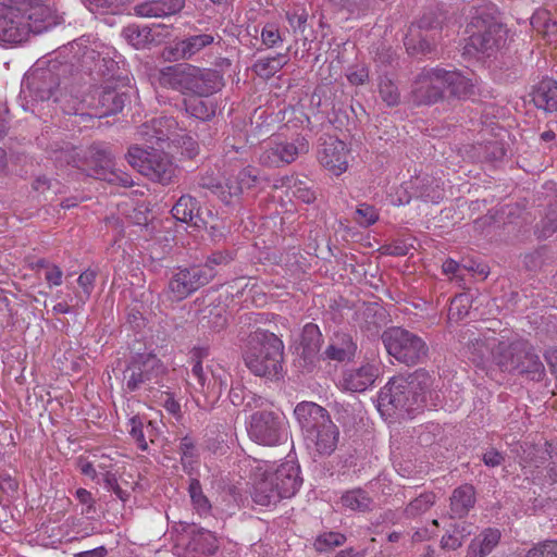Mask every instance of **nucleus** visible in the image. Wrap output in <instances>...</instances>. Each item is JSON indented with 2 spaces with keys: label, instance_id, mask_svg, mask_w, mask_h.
Masks as SVG:
<instances>
[{
  "label": "nucleus",
  "instance_id": "338daca9",
  "mask_svg": "<svg viewBox=\"0 0 557 557\" xmlns=\"http://www.w3.org/2000/svg\"><path fill=\"white\" fill-rule=\"evenodd\" d=\"M161 18L175 15L185 8V0H158Z\"/></svg>",
  "mask_w": 557,
  "mask_h": 557
},
{
  "label": "nucleus",
  "instance_id": "680f3d73",
  "mask_svg": "<svg viewBox=\"0 0 557 557\" xmlns=\"http://www.w3.org/2000/svg\"><path fill=\"white\" fill-rule=\"evenodd\" d=\"M102 482L104 487L113 492L122 502H126L128 499L129 493L120 486L114 473L110 471L102 473Z\"/></svg>",
  "mask_w": 557,
  "mask_h": 557
},
{
  "label": "nucleus",
  "instance_id": "de8ad7c7",
  "mask_svg": "<svg viewBox=\"0 0 557 557\" xmlns=\"http://www.w3.org/2000/svg\"><path fill=\"white\" fill-rule=\"evenodd\" d=\"M188 493L194 508L200 513H208L211 509V504L202 492L199 480L191 479L188 486Z\"/></svg>",
  "mask_w": 557,
  "mask_h": 557
},
{
  "label": "nucleus",
  "instance_id": "603ef678",
  "mask_svg": "<svg viewBox=\"0 0 557 557\" xmlns=\"http://www.w3.org/2000/svg\"><path fill=\"white\" fill-rule=\"evenodd\" d=\"M355 221L362 227H368L379 220L377 210L368 203H361L355 211Z\"/></svg>",
  "mask_w": 557,
  "mask_h": 557
},
{
  "label": "nucleus",
  "instance_id": "393cba45",
  "mask_svg": "<svg viewBox=\"0 0 557 557\" xmlns=\"http://www.w3.org/2000/svg\"><path fill=\"white\" fill-rule=\"evenodd\" d=\"M357 349V342L350 334L335 332L324 350V357L337 362H349L355 358Z\"/></svg>",
  "mask_w": 557,
  "mask_h": 557
},
{
  "label": "nucleus",
  "instance_id": "8fccbe9b",
  "mask_svg": "<svg viewBox=\"0 0 557 557\" xmlns=\"http://www.w3.org/2000/svg\"><path fill=\"white\" fill-rule=\"evenodd\" d=\"M260 37L267 48H278L284 42V33L275 23H267L261 29Z\"/></svg>",
  "mask_w": 557,
  "mask_h": 557
},
{
  "label": "nucleus",
  "instance_id": "69168bd1",
  "mask_svg": "<svg viewBox=\"0 0 557 557\" xmlns=\"http://www.w3.org/2000/svg\"><path fill=\"white\" fill-rule=\"evenodd\" d=\"M202 321H206V325L213 330L214 332H220L227 324L226 315L224 314V312L216 308L211 309L209 311V315H205L202 318Z\"/></svg>",
  "mask_w": 557,
  "mask_h": 557
},
{
  "label": "nucleus",
  "instance_id": "79ce46f5",
  "mask_svg": "<svg viewBox=\"0 0 557 557\" xmlns=\"http://www.w3.org/2000/svg\"><path fill=\"white\" fill-rule=\"evenodd\" d=\"M532 27L548 39H557V22L546 10H537L531 17Z\"/></svg>",
  "mask_w": 557,
  "mask_h": 557
},
{
  "label": "nucleus",
  "instance_id": "c756f323",
  "mask_svg": "<svg viewBox=\"0 0 557 557\" xmlns=\"http://www.w3.org/2000/svg\"><path fill=\"white\" fill-rule=\"evenodd\" d=\"M532 101L539 109L546 112L557 110V83L553 79H543L532 92Z\"/></svg>",
  "mask_w": 557,
  "mask_h": 557
},
{
  "label": "nucleus",
  "instance_id": "a211bd4d",
  "mask_svg": "<svg viewBox=\"0 0 557 557\" xmlns=\"http://www.w3.org/2000/svg\"><path fill=\"white\" fill-rule=\"evenodd\" d=\"M309 151V141L304 136H297L292 143H270L260 156V162L267 166H280L290 163L299 154Z\"/></svg>",
  "mask_w": 557,
  "mask_h": 557
},
{
  "label": "nucleus",
  "instance_id": "4be33fe9",
  "mask_svg": "<svg viewBox=\"0 0 557 557\" xmlns=\"http://www.w3.org/2000/svg\"><path fill=\"white\" fill-rule=\"evenodd\" d=\"M379 374L377 366L364 362L359 367L345 369L339 380V386L347 392L362 393L374 384Z\"/></svg>",
  "mask_w": 557,
  "mask_h": 557
},
{
  "label": "nucleus",
  "instance_id": "7c9ffc66",
  "mask_svg": "<svg viewBox=\"0 0 557 557\" xmlns=\"http://www.w3.org/2000/svg\"><path fill=\"white\" fill-rule=\"evenodd\" d=\"M341 504L348 510L364 513L373 510L375 502L366 490L356 487L343 493Z\"/></svg>",
  "mask_w": 557,
  "mask_h": 557
},
{
  "label": "nucleus",
  "instance_id": "423d86ee",
  "mask_svg": "<svg viewBox=\"0 0 557 557\" xmlns=\"http://www.w3.org/2000/svg\"><path fill=\"white\" fill-rule=\"evenodd\" d=\"M168 373L164 363L152 352L134 355L123 370V384L128 393L159 392Z\"/></svg>",
  "mask_w": 557,
  "mask_h": 557
},
{
  "label": "nucleus",
  "instance_id": "ea45409f",
  "mask_svg": "<svg viewBox=\"0 0 557 557\" xmlns=\"http://www.w3.org/2000/svg\"><path fill=\"white\" fill-rule=\"evenodd\" d=\"M288 51L289 48H287L285 53H278L271 58L259 59L253 65V70L257 75L264 78L274 76L284 65L287 64Z\"/></svg>",
  "mask_w": 557,
  "mask_h": 557
},
{
  "label": "nucleus",
  "instance_id": "dca6fc26",
  "mask_svg": "<svg viewBox=\"0 0 557 557\" xmlns=\"http://www.w3.org/2000/svg\"><path fill=\"white\" fill-rule=\"evenodd\" d=\"M25 21L26 37L29 33L40 34L63 22V16L49 4L23 0L18 2Z\"/></svg>",
  "mask_w": 557,
  "mask_h": 557
},
{
  "label": "nucleus",
  "instance_id": "5fc2aeb1",
  "mask_svg": "<svg viewBox=\"0 0 557 557\" xmlns=\"http://www.w3.org/2000/svg\"><path fill=\"white\" fill-rule=\"evenodd\" d=\"M238 183L239 182L237 180V175H231L225 180L223 189L220 194V199L224 203L230 205L233 199L239 198V196L244 193Z\"/></svg>",
  "mask_w": 557,
  "mask_h": 557
},
{
  "label": "nucleus",
  "instance_id": "1a4fd4ad",
  "mask_svg": "<svg viewBox=\"0 0 557 557\" xmlns=\"http://www.w3.org/2000/svg\"><path fill=\"white\" fill-rule=\"evenodd\" d=\"M381 338L387 354L406 366H416L428 357L429 347L425 341L404 327H388Z\"/></svg>",
  "mask_w": 557,
  "mask_h": 557
},
{
  "label": "nucleus",
  "instance_id": "f03ea898",
  "mask_svg": "<svg viewBox=\"0 0 557 557\" xmlns=\"http://www.w3.org/2000/svg\"><path fill=\"white\" fill-rule=\"evenodd\" d=\"M294 414L308 446H312L322 456L335 451L339 430L325 408L312 401H301L295 407Z\"/></svg>",
  "mask_w": 557,
  "mask_h": 557
},
{
  "label": "nucleus",
  "instance_id": "864d4df0",
  "mask_svg": "<svg viewBox=\"0 0 557 557\" xmlns=\"http://www.w3.org/2000/svg\"><path fill=\"white\" fill-rule=\"evenodd\" d=\"M117 70L119 65L116 61L110 57H103L101 54L95 72L98 75L106 77V81L117 82V79H121L120 76H116Z\"/></svg>",
  "mask_w": 557,
  "mask_h": 557
},
{
  "label": "nucleus",
  "instance_id": "b1692460",
  "mask_svg": "<svg viewBox=\"0 0 557 557\" xmlns=\"http://www.w3.org/2000/svg\"><path fill=\"white\" fill-rule=\"evenodd\" d=\"M525 345L527 341L515 339L509 342L504 341V336H500L498 348L493 355V363L502 371L516 373L521 362V356L525 351Z\"/></svg>",
  "mask_w": 557,
  "mask_h": 557
},
{
  "label": "nucleus",
  "instance_id": "4d7b16f0",
  "mask_svg": "<svg viewBox=\"0 0 557 557\" xmlns=\"http://www.w3.org/2000/svg\"><path fill=\"white\" fill-rule=\"evenodd\" d=\"M546 248L542 247L534 251L524 253L522 256V264L527 271L536 272L539 271L545 261Z\"/></svg>",
  "mask_w": 557,
  "mask_h": 557
},
{
  "label": "nucleus",
  "instance_id": "412c9836",
  "mask_svg": "<svg viewBox=\"0 0 557 557\" xmlns=\"http://www.w3.org/2000/svg\"><path fill=\"white\" fill-rule=\"evenodd\" d=\"M25 21L20 4H0V40L4 42H22L27 39Z\"/></svg>",
  "mask_w": 557,
  "mask_h": 557
},
{
  "label": "nucleus",
  "instance_id": "f3484780",
  "mask_svg": "<svg viewBox=\"0 0 557 557\" xmlns=\"http://www.w3.org/2000/svg\"><path fill=\"white\" fill-rule=\"evenodd\" d=\"M444 69H424L416 78L412 87L413 101L417 104H432L444 98Z\"/></svg>",
  "mask_w": 557,
  "mask_h": 557
},
{
  "label": "nucleus",
  "instance_id": "bb28decb",
  "mask_svg": "<svg viewBox=\"0 0 557 557\" xmlns=\"http://www.w3.org/2000/svg\"><path fill=\"white\" fill-rule=\"evenodd\" d=\"M214 39L215 37L209 33L189 35L174 44L171 48V54L175 60H190L205 48L211 46Z\"/></svg>",
  "mask_w": 557,
  "mask_h": 557
},
{
  "label": "nucleus",
  "instance_id": "3c124183",
  "mask_svg": "<svg viewBox=\"0 0 557 557\" xmlns=\"http://www.w3.org/2000/svg\"><path fill=\"white\" fill-rule=\"evenodd\" d=\"M180 450L183 469L189 473L194 468V463L197 461L196 447L193 440L188 436L183 437L180 444Z\"/></svg>",
  "mask_w": 557,
  "mask_h": 557
},
{
  "label": "nucleus",
  "instance_id": "0eeeda50",
  "mask_svg": "<svg viewBox=\"0 0 557 557\" xmlns=\"http://www.w3.org/2000/svg\"><path fill=\"white\" fill-rule=\"evenodd\" d=\"M71 71V64H60L58 60L50 62L48 67H35L26 73L22 92L33 101H46L52 97L57 101L61 84L67 88V73Z\"/></svg>",
  "mask_w": 557,
  "mask_h": 557
},
{
  "label": "nucleus",
  "instance_id": "72a5a7b5",
  "mask_svg": "<svg viewBox=\"0 0 557 557\" xmlns=\"http://www.w3.org/2000/svg\"><path fill=\"white\" fill-rule=\"evenodd\" d=\"M100 160L104 161V165H101L97 172V178L108 182L112 185L122 187H131L134 185L132 176L119 169H115L112 158H107L103 153L98 152Z\"/></svg>",
  "mask_w": 557,
  "mask_h": 557
},
{
  "label": "nucleus",
  "instance_id": "c85d7f7f",
  "mask_svg": "<svg viewBox=\"0 0 557 557\" xmlns=\"http://www.w3.org/2000/svg\"><path fill=\"white\" fill-rule=\"evenodd\" d=\"M450 518L461 519L466 517L475 505V488L471 484H462L456 487L449 498Z\"/></svg>",
  "mask_w": 557,
  "mask_h": 557
},
{
  "label": "nucleus",
  "instance_id": "39448f33",
  "mask_svg": "<svg viewBox=\"0 0 557 557\" xmlns=\"http://www.w3.org/2000/svg\"><path fill=\"white\" fill-rule=\"evenodd\" d=\"M301 484L299 466L286 461L274 471L264 470L256 475L251 497L261 506L275 505L283 498L294 496Z\"/></svg>",
  "mask_w": 557,
  "mask_h": 557
},
{
  "label": "nucleus",
  "instance_id": "09e8293b",
  "mask_svg": "<svg viewBox=\"0 0 557 557\" xmlns=\"http://www.w3.org/2000/svg\"><path fill=\"white\" fill-rule=\"evenodd\" d=\"M379 92L382 100L389 107H394L400 101L398 87L388 76L381 77L379 83Z\"/></svg>",
  "mask_w": 557,
  "mask_h": 557
},
{
  "label": "nucleus",
  "instance_id": "774afa93",
  "mask_svg": "<svg viewBox=\"0 0 557 557\" xmlns=\"http://www.w3.org/2000/svg\"><path fill=\"white\" fill-rule=\"evenodd\" d=\"M549 457L547 466V478L552 483H557V447L546 443L545 451Z\"/></svg>",
  "mask_w": 557,
  "mask_h": 557
},
{
  "label": "nucleus",
  "instance_id": "f704fd0d",
  "mask_svg": "<svg viewBox=\"0 0 557 557\" xmlns=\"http://www.w3.org/2000/svg\"><path fill=\"white\" fill-rule=\"evenodd\" d=\"M129 430L128 434L136 443L137 447L143 451L148 449V440L153 442V425L151 421H148L146 424L144 420L139 416H134L128 421Z\"/></svg>",
  "mask_w": 557,
  "mask_h": 557
},
{
  "label": "nucleus",
  "instance_id": "c03bdc74",
  "mask_svg": "<svg viewBox=\"0 0 557 557\" xmlns=\"http://www.w3.org/2000/svg\"><path fill=\"white\" fill-rule=\"evenodd\" d=\"M434 503L435 494L432 492L422 493L407 505L404 509V515L408 519H414L426 512Z\"/></svg>",
  "mask_w": 557,
  "mask_h": 557
},
{
  "label": "nucleus",
  "instance_id": "e433bc0d",
  "mask_svg": "<svg viewBox=\"0 0 557 557\" xmlns=\"http://www.w3.org/2000/svg\"><path fill=\"white\" fill-rule=\"evenodd\" d=\"M472 534V524L468 522L455 523L441 539L443 549L456 550Z\"/></svg>",
  "mask_w": 557,
  "mask_h": 557
},
{
  "label": "nucleus",
  "instance_id": "c9c22d12",
  "mask_svg": "<svg viewBox=\"0 0 557 557\" xmlns=\"http://www.w3.org/2000/svg\"><path fill=\"white\" fill-rule=\"evenodd\" d=\"M172 121L165 117L153 119L143 124L138 133L143 139L150 144H159L169 139V131L164 127Z\"/></svg>",
  "mask_w": 557,
  "mask_h": 557
},
{
  "label": "nucleus",
  "instance_id": "f8f14e48",
  "mask_svg": "<svg viewBox=\"0 0 557 557\" xmlns=\"http://www.w3.org/2000/svg\"><path fill=\"white\" fill-rule=\"evenodd\" d=\"M127 78L117 79V82L106 81L97 88L90 106L96 110L97 117H103L121 112L127 101H129V91Z\"/></svg>",
  "mask_w": 557,
  "mask_h": 557
},
{
  "label": "nucleus",
  "instance_id": "6e6552de",
  "mask_svg": "<svg viewBox=\"0 0 557 557\" xmlns=\"http://www.w3.org/2000/svg\"><path fill=\"white\" fill-rule=\"evenodd\" d=\"M247 434L258 445L276 447L288 441L289 423L282 412L257 410L249 417Z\"/></svg>",
  "mask_w": 557,
  "mask_h": 557
},
{
  "label": "nucleus",
  "instance_id": "f257e3e1",
  "mask_svg": "<svg viewBox=\"0 0 557 557\" xmlns=\"http://www.w3.org/2000/svg\"><path fill=\"white\" fill-rule=\"evenodd\" d=\"M431 385L432 379L423 369L394 376L379 392L377 410L387 418L410 417L425 407Z\"/></svg>",
  "mask_w": 557,
  "mask_h": 557
},
{
  "label": "nucleus",
  "instance_id": "49530a36",
  "mask_svg": "<svg viewBox=\"0 0 557 557\" xmlns=\"http://www.w3.org/2000/svg\"><path fill=\"white\" fill-rule=\"evenodd\" d=\"M322 334L317 324L307 323L302 329L301 345L308 354H315L320 350Z\"/></svg>",
  "mask_w": 557,
  "mask_h": 557
},
{
  "label": "nucleus",
  "instance_id": "5701e85b",
  "mask_svg": "<svg viewBox=\"0 0 557 557\" xmlns=\"http://www.w3.org/2000/svg\"><path fill=\"white\" fill-rule=\"evenodd\" d=\"M406 189L410 194L406 203L409 202L411 197L423 201H431L433 203H437L444 198L442 182L429 174L412 177L407 183Z\"/></svg>",
  "mask_w": 557,
  "mask_h": 557
},
{
  "label": "nucleus",
  "instance_id": "0e129e2a",
  "mask_svg": "<svg viewBox=\"0 0 557 557\" xmlns=\"http://www.w3.org/2000/svg\"><path fill=\"white\" fill-rule=\"evenodd\" d=\"M527 557H557V541H545L531 548Z\"/></svg>",
  "mask_w": 557,
  "mask_h": 557
},
{
  "label": "nucleus",
  "instance_id": "9b49d317",
  "mask_svg": "<svg viewBox=\"0 0 557 557\" xmlns=\"http://www.w3.org/2000/svg\"><path fill=\"white\" fill-rule=\"evenodd\" d=\"M471 25L475 29L470 36V46L478 52L491 57L507 42V28L490 13L476 12Z\"/></svg>",
  "mask_w": 557,
  "mask_h": 557
},
{
  "label": "nucleus",
  "instance_id": "052dcab7",
  "mask_svg": "<svg viewBox=\"0 0 557 557\" xmlns=\"http://www.w3.org/2000/svg\"><path fill=\"white\" fill-rule=\"evenodd\" d=\"M236 175L243 191L253 188L259 181V171L250 165L238 171Z\"/></svg>",
  "mask_w": 557,
  "mask_h": 557
},
{
  "label": "nucleus",
  "instance_id": "13d9d810",
  "mask_svg": "<svg viewBox=\"0 0 557 557\" xmlns=\"http://www.w3.org/2000/svg\"><path fill=\"white\" fill-rule=\"evenodd\" d=\"M346 542V536L339 532H327L321 534L315 541L318 550H325L330 547L342 546Z\"/></svg>",
  "mask_w": 557,
  "mask_h": 557
},
{
  "label": "nucleus",
  "instance_id": "a18cd8bd",
  "mask_svg": "<svg viewBox=\"0 0 557 557\" xmlns=\"http://www.w3.org/2000/svg\"><path fill=\"white\" fill-rule=\"evenodd\" d=\"M135 0H85L90 11L117 14L123 12Z\"/></svg>",
  "mask_w": 557,
  "mask_h": 557
},
{
  "label": "nucleus",
  "instance_id": "37998d69",
  "mask_svg": "<svg viewBox=\"0 0 557 557\" xmlns=\"http://www.w3.org/2000/svg\"><path fill=\"white\" fill-rule=\"evenodd\" d=\"M96 277V271L90 269H87L78 276L77 284L82 290L76 292L72 297V300H75V307H83L90 298L95 287Z\"/></svg>",
  "mask_w": 557,
  "mask_h": 557
},
{
  "label": "nucleus",
  "instance_id": "2eb2a0df",
  "mask_svg": "<svg viewBox=\"0 0 557 557\" xmlns=\"http://www.w3.org/2000/svg\"><path fill=\"white\" fill-rule=\"evenodd\" d=\"M181 530L175 529L174 539L175 548L180 553L183 550L185 557H190L194 553L212 555L215 553L218 545L216 540L210 531L200 530L195 524L180 523Z\"/></svg>",
  "mask_w": 557,
  "mask_h": 557
},
{
  "label": "nucleus",
  "instance_id": "cd10ccee",
  "mask_svg": "<svg viewBox=\"0 0 557 557\" xmlns=\"http://www.w3.org/2000/svg\"><path fill=\"white\" fill-rule=\"evenodd\" d=\"M171 212L173 218L181 222L189 223L194 227L202 228L207 225V221L198 206V200L189 195L181 196Z\"/></svg>",
  "mask_w": 557,
  "mask_h": 557
},
{
  "label": "nucleus",
  "instance_id": "6e6d98bb",
  "mask_svg": "<svg viewBox=\"0 0 557 557\" xmlns=\"http://www.w3.org/2000/svg\"><path fill=\"white\" fill-rule=\"evenodd\" d=\"M234 260V255L228 251H213L210 256H208L205 264H197L198 268H209L212 272V278L215 276L216 272L215 265H226Z\"/></svg>",
  "mask_w": 557,
  "mask_h": 557
},
{
  "label": "nucleus",
  "instance_id": "aec40b11",
  "mask_svg": "<svg viewBox=\"0 0 557 557\" xmlns=\"http://www.w3.org/2000/svg\"><path fill=\"white\" fill-rule=\"evenodd\" d=\"M208 373L200 362H195L190 373L193 386L206 397L218 399L228 386L230 374L222 368L211 369L210 382H207Z\"/></svg>",
  "mask_w": 557,
  "mask_h": 557
},
{
  "label": "nucleus",
  "instance_id": "a878e982",
  "mask_svg": "<svg viewBox=\"0 0 557 557\" xmlns=\"http://www.w3.org/2000/svg\"><path fill=\"white\" fill-rule=\"evenodd\" d=\"M499 342L500 337L496 336L495 332L471 338L468 349L472 362L481 368H485L490 361L493 362V355Z\"/></svg>",
  "mask_w": 557,
  "mask_h": 557
},
{
  "label": "nucleus",
  "instance_id": "a19ab883",
  "mask_svg": "<svg viewBox=\"0 0 557 557\" xmlns=\"http://www.w3.org/2000/svg\"><path fill=\"white\" fill-rule=\"evenodd\" d=\"M203 97H196L184 100V109L187 114L201 121H209L215 114L212 102L203 100Z\"/></svg>",
  "mask_w": 557,
  "mask_h": 557
},
{
  "label": "nucleus",
  "instance_id": "473e14b6",
  "mask_svg": "<svg viewBox=\"0 0 557 557\" xmlns=\"http://www.w3.org/2000/svg\"><path fill=\"white\" fill-rule=\"evenodd\" d=\"M521 356V362L516 373L525 375L532 381H541L545 375V368L533 347L527 342L525 351Z\"/></svg>",
  "mask_w": 557,
  "mask_h": 557
},
{
  "label": "nucleus",
  "instance_id": "ddd939ff",
  "mask_svg": "<svg viewBox=\"0 0 557 557\" xmlns=\"http://www.w3.org/2000/svg\"><path fill=\"white\" fill-rule=\"evenodd\" d=\"M212 280L209 268H177L168 283V294L171 300L181 301L190 294L207 285Z\"/></svg>",
  "mask_w": 557,
  "mask_h": 557
},
{
  "label": "nucleus",
  "instance_id": "7ed1b4c3",
  "mask_svg": "<svg viewBox=\"0 0 557 557\" xmlns=\"http://www.w3.org/2000/svg\"><path fill=\"white\" fill-rule=\"evenodd\" d=\"M283 351V342L275 334L257 330L247 338L243 359L252 374L276 381L282 377Z\"/></svg>",
  "mask_w": 557,
  "mask_h": 557
},
{
  "label": "nucleus",
  "instance_id": "58836bf2",
  "mask_svg": "<svg viewBox=\"0 0 557 557\" xmlns=\"http://www.w3.org/2000/svg\"><path fill=\"white\" fill-rule=\"evenodd\" d=\"M123 38L136 49H144L149 47L154 38L151 28L148 26H139L137 24H129L122 30Z\"/></svg>",
  "mask_w": 557,
  "mask_h": 557
},
{
  "label": "nucleus",
  "instance_id": "4c0bfd02",
  "mask_svg": "<svg viewBox=\"0 0 557 557\" xmlns=\"http://www.w3.org/2000/svg\"><path fill=\"white\" fill-rule=\"evenodd\" d=\"M502 533L496 528H486L478 536H475L470 545L472 552L479 554V557H486L498 545Z\"/></svg>",
  "mask_w": 557,
  "mask_h": 557
},
{
  "label": "nucleus",
  "instance_id": "4468645a",
  "mask_svg": "<svg viewBox=\"0 0 557 557\" xmlns=\"http://www.w3.org/2000/svg\"><path fill=\"white\" fill-rule=\"evenodd\" d=\"M101 53L92 46L83 40L73 41L61 52L62 61L60 64H71L72 71L67 73V78L73 77L79 82L83 75H90L97 69Z\"/></svg>",
  "mask_w": 557,
  "mask_h": 557
},
{
  "label": "nucleus",
  "instance_id": "20e7f679",
  "mask_svg": "<svg viewBox=\"0 0 557 557\" xmlns=\"http://www.w3.org/2000/svg\"><path fill=\"white\" fill-rule=\"evenodd\" d=\"M159 84L182 94L209 97L222 89L224 79L216 70L185 63L163 67L159 73Z\"/></svg>",
  "mask_w": 557,
  "mask_h": 557
},
{
  "label": "nucleus",
  "instance_id": "bf43d9fd",
  "mask_svg": "<svg viewBox=\"0 0 557 557\" xmlns=\"http://www.w3.org/2000/svg\"><path fill=\"white\" fill-rule=\"evenodd\" d=\"M134 14L144 18H161L158 0L144 1L134 7Z\"/></svg>",
  "mask_w": 557,
  "mask_h": 557
},
{
  "label": "nucleus",
  "instance_id": "6ab92c4d",
  "mask_svg": "<svg viewBox=\"0 0 557 557\" xmlns=\"http://www.w3.org/2000/svg\"><path fill=\"white\" fill-rule=\"evenodd\" d=\"M318 160L334 175H341L348 169V148L343 140L333 136L321 138Z\"/></svg>",
  "mask_w": 557,
  "mask_h": 557
},
{
  "label": "nucleus",
  "instance_id": "9d476101",
  "mask_svg": "<svg viewBox=\"0 0 557 557\" xmlns=\"http://www.w3.org/2000/svg\"><path fill=\"white\" fill-rule=\"evenodd\" d=\"M126 159L134 169L152 182L169 185L176 176L177 168L164 151L132 146Z\"/></svg>",
  "mask_w": 557,
  "mask_h": 557
},
{
  "label": "nucleus",
  "instance_id": "2f4dec72",
  "mask_svg": "<svg viewBox=\"0 0 557 557\" xmlns=\"http://www.w3.org/2000/svg\"><path fill=\"white\" fill-rule=\"evenodd\" d=\"M444 84L445 89L454 98L466 99L474 94V85L471 79L458 71H447L444 69Z\"/></svg>",
  "mask_w": 557,
  "mask_h": 557
},
{
  "label": "nucleus",
  "instance_id": "e2e57ef3",
  "mask_svg": "<svg viewBox=\"0 0 557 557\" xmlns=\"http://www.w3.org/2000/svg\"><path fill=\"white\" fill-rule=\"evenodd\" d=\"M197 184L201 188L211 190L213 194L218 195V197L220 198V194L223 189V184L214 175L213 171H207L203 174H201L198 178Z\"/></svg>",
  "mask_w": 557,
  "mask_h": 557
}]
</instances>
